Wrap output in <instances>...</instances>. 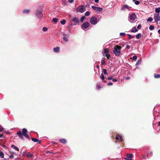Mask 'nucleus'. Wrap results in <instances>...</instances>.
Returning <instances> with one entry per match:
<instances>
[{
    "label": "nucleus",
    "mask_w": 160,
    "mask_h": 160,
    "mask_svg": "<svg viewBox=\"0 0 160 160\" xmlns=\"http://www.w3.org/2000/svg\"><path fill=\"white\" fill-rule=\"evenodd\" d=\"M59 141L61 143L65 144L66 143L67 141L64 138H61L59 140Z\"/></svg>",
    "instance_id": "obj_16"
},
{
    "label": "nucleus",
    "mask_w": 160,
    "mask_h": 160,
    "mask_svg": "<svg viewBox=\"0 0 160 160\" xmlns=\"http://www.w3.org/2000/svg\"><path fill=\"white\" fill-rule=\"evenodd\" d=\"M48 30V28H47L44 27L42 28V31L44 32L47 31Z\"/></svg>",
    "instance_id": "obj_39"
},
{
    "label": "nucleus",
    "mask_w": 160,
    "mask_h": 160,
    "mask_svg": "<svg viewBox=\"0 0 160 160\" xmlns=\"http://www.w3.org/2000/svg\"><path fill=\"white\" fill-rule=\"evenodd\" d=\"M90 21L91 24L93 25H96L98 22V19L95 16L91 17L90 18Z\"/></svg>",
    "instance_id": "obj_4"
},
{
    "label": "nucleus",
    "mask_w": 160,
    "mask_h": 160,
    "mask_svg": "<svg viewBox=\"0 0 160 160\" xmlns=\"http://www.w3.org/2000/svg\"><path fill=\"white\" fill-rule=\"evenodd\" d=\"M86 7L84 5L79 6L76 8L77 12L83 13L86 10Z\"/></svg>",
    "instance_id": "obj_3"
},
{
    "label": "nucleus",
    "mask_w": 160,
    "mask_h": 160,
    "mask_svg": "<svg viewBox=\"0 0 160 160\" xmlns=\"http://www.w3.org/2000/svg\"><path fill=\"white\" fill-rule=\"evenodd\" d=\"M103 82H106V81H105V80H103Z\"/></svg>",
    "instance_id": "obj_62"
},
{
    "label": "nucleus",
    "mask_w": 160,
    "mask_h": 160,
    "mask_svg": "<svg viewBox=\"0 0 160 160\" xmlns=\"http://www.w3.org/2000/svg\"><path fill=\"white\" fill-rule=\"evenodd\" d=\"M105 61L104 60H102L101 63V64L102 65L104 64V63H105Z\"/></svg>",
    "instance_id": "obj_43"
},
{
    "label": "nucleus",
    "mask_w": 160,
    "mask_h": 160,
    "mask_svg": "<svg viewBox=\"0 0 160 160\" xmlns=\"http://www.w3.org/2000/svg\"><path fill=\"white\" fill-rule=\"evenodd\" d=\"M74 0H68V1L70 3H72L73 2Z\"/></svg>",
    "instance_id": "obj_51"
},
{
    "label": "nucleus",
    "mask_w": 160,
    "mask_h": 160,
    "mask_svg": "<svg viewBox=\"0 0 160 160\" xmlns=\"http://www.w3.org/2000/svg\"><path fill=\"white\" fill-rule=\"evenodd\" d=\"M11 147L18 151H19V149L18 148V147L15 146L14 145H11Z\"/></svg>",
    "instance_id": "obj_21"
},
{
    "label": "nucleus",
    "mask_w": 160,
    "mask_h": 160,
    "mask_svg": "<svg viewBox=\"0 0 160 160\" xmlns=\"http://www.w3.org/2000/svg\"><path fill=\"white\" fill-rule=\"evenodd\" d=\"M30 10H25L23 11V12L24 13H28L29 12Z\"/></svg>",
    "instance_id": "obj_32"
},
{
    "label": "nucleus",
    "mask_w": 160,
    "mask_h": 160,
    "mask_svg": "<svg viewBox=\"0 0 160 160\" xmlns=\"http://www.w3.org/2000/svg\"><path fill=\"white\" fill-rule=\"evenodd\" d=\"M116 138L119 142H122L123 141L122 137L119 134H118L117 135Z\"/></svg>",
    "instance_id": "obj_11"
},
{
    "label": "nucleus",
    "mask_w": 160,
    "mask_h": 160,
    "mask_svg": "<svg viewBox=\"0 0 160 160\" xmlns=\"http://www.w3.org/2000/svg\"><path fill=\"white\" fill-rule=\"evenodd\" d=\"M96 88L98 90L100 89L101 88V86L98 83L97 84Z\"/></svg>",
    "instance_id": "obj_34"
},
{
    "label": "nucleus",
    "mask_w": 160,
    "mask_h": 160,
    "mask_svg": "<svg viewBox=\"0 0 160 160\" xmlns=\"http://www.w3.org/2000/svg\"><path fill=\"white\" fill-rule=\"evenodd\" d=\"M133 156V155L132 154H128L127 155V157L128 158H132Z\"/></svg>",
    "instance_id": "obj_19"
},
{
    "label": "nucleus",
    "mask_w": 160,
    "mask_h": 160,
    "mask_svg": "<svg viewBox=\"0 0 160 160\" xmlns=\"http://www.w3.org/2000/svg\"><path fill=\"white\" fill-rule=\"evenodd\" d=\"M72 21L74 22L76 24H79V19L77 18L74 17L73 18Z\"/></svg>",
    "instance_id": "obj_12"
},
{
    "label": "nucleus",
    "mask_w": 160,
    "mask_h": 160,
    "mask_svg": "<svg viewBox=\"0 0 160 160\" xmlns=\"http://www.w3.org/2000/svg\"><path fill=\"white\" fill-rule=\"evenodd\" d=\"M112 80L113 81L115 82H117V79H112Z\"/></svg>",
    "instance_id": "obj_48"
},
{
    "label": "nucleus",
    "mask_w": 160,
    "mask_h": 160,
    "mask_svg": "<svg viewBox=\"0 0 160 160\" xmlns=\"http://www.w3.org/2000/svg\"><path fill=\"white\" fill-rule=\"evenodd\" d=\"M125 33L124 32H121L120 33V35L121 36H123L125 35Z\"/></svg>",
    "instance_id": "obj_44"
},
{
    "label": "nucleus",
    "mask_w": 160,
    "mask_h": 160,
    "mask_svg": "<svg viewBox=\"0 0 160 160\" xmlns=\"http://www.w3.org/2000/svg\"><path fill=\"white\" fill-rule=\"evenodd\" d=\"M158 32L159 33V34H160V29L158 30Z\"/></svg>",
    "instance_id": "obj_56"
},
{
    "label": "nucleus",
    "mask_w": 160,
    "mask_h": 160,
    "mask_svg": "<svg viewBox=\"0 0 160 160\" xmlns=\"http://www.w3.org/2000/svg\"><path fill=\"white\" fill-rule=\"evenodd\" d=\"M103 73L104 74H108V73L107 72V70L106 69H105V68L103 69Z\"/></svg>",
    "instance_id": "obj_38"
},
{
    "label": "nucleus",
    "mask_w": 160,
    "mask_h": 160,
    "mask_svg": "<svg viewBox=\"0 0 160 160\" xmlns=\"http://www.w3.org/2000/svg\"><path fill=\"white\" fill-rule=\"evenodd\" d=\"M125 160H132V158H126Z\"/></svg>",
    "instance_id": "obj_53"
},
{
    "label": "nucleus",
    "mask_w": 160,
    "mask_h": 160,
    "mask_svg": "<svg viewBox=\"0 0 160 160\" xmlns=\"http://www.w3.org/2000/svg\"><path fill=\"white\" fill-rule=\"evenodd\" d=\"M3 134H0V138H2V137Z\"/></svg>",
    "instance_id": "obj_55"
},
{
    "label": "nucleus",
    "mask_w": 160,
    "mask_h": 160,
    "mask_svg": "<svg viewBox=\"0 0 160 160\" xmlns=\"http://www.w3.org/2000/svg\"><path fill=\"white\" fill-rule=\"evenodd\" d=\"M128 39H129V40H130L132 38H134V36H132L130 34H128Z\"/></svg>",
    "instance_id": "obj_28"
},
{
    "label": "nucleus",
    "mask_w": 160,
    "mask_h": 160,
    "mask_svg": "<svg viewBox=\"0 0 160 160\" xmlns=\"http://www.w3.org/2000/svg\"><path fill=\"white\" fill-rule=\"evenodd\" d=\"M3 160H7L6 159H4Z\"/></svg>",
    "instance_id": "obj_64"
},
{
    "label": "nucleus",
    "mask_w": 160,
    "mask_h": 160,
    "mask_svg": "<svg viewBox=\"0 0 160 160\" xmlns=\"http://www.w3.org/2000/svg\"><path fill=\"white\" fill-rule=\"evenodd\" d=\"M72 24H70L68 26V29H70V28H72Z\"/></svg>",
    "instance_id": "obj_46"
},
{
    "label": "nucleus",
    "mask_w": 160,
    "mask_h": 160,
    "mask_svg": "<svg viewBox=\"0 0 160 160\" xmlns=\"http://www.w3.org/2000/svg\"><path fill=\"white\" fill-rule=\"evenodd\" d=\"M92 9L96 10V11L98 12H101L103 10V9L102 8L96 7L94 6H92Z\"/></svg>",
    "instance_id": "obj_9"
},
{
    "label": "nucleus",
    "mask_w": 160,
    "mask_h": 160,
    "mask_svg": "<svg viewBox=\"0 0 160 160\" xmlns=\"http://www.w3.org/2000/svg\"><path fill=\"white\" fill-rule=\"evenodd\" d=\"M86 17L85 16H82L80 20V21L81 22H82L83 21V20L85 19Z\"/></svg>",
    "instance_id": "obj_25"
},
{
    "label": "nucleus",
    "mask_w": 160,
    "mask_h": 160,
    "mask_svg": "<svg viewBox=\"0 0 160 160\" xmlns=\"http://www.w3.org/2000/svg\"><path fill=\"white\" fill-rule=\"evenodd\" d=\"M138 31V29L135 27H133L131 30V32H135Z\"/></svg>",
    "instance_id": "obj_17"
},
{
    "label": "nucleus",
    "mask_w": 160,
    "mask_h": 160,
    "mask_svg": "<svg viewBox=\"0 0 160 160\" xmlns=\"http://www.w3.org/2000/svg\"><path fill=\"white\" fill-rule=\"evenodd\" d=\"M22 132L21 131H18L17 132V134L18 135L19 138L21 140H23L24 138L22 136V134L26 138L28 139H30V137L29 135L27 133L28 131L25 128H23L22 130Z\"/></svg>",
    "instance_id": "obj_1"
},
{
    "label": "nucleus",
    "mask_w": 160,
    "mask_h": 160,
    "mask_svg": "<svg viewBox=\"0 0 160 160\" xmlns=\"http://www.w3.org/2000/svg\"><path fill=\"white\" fill-rule=\"evenodd\" d=\"M135 1V4L136 5H138L140 3V2H139L138 1H136V0Z\"/></svg>",
    "instance_id": "obj_42"
},
{
    "label": "nucleus",
    "mask_w": 160,
    "mask_h": 160,
    "mask_svg": "<svg viewBox=\"0 0 160 160\" xmlns=\"http://www.w3.org/2000/svg\"><path fill=\"white\" fill-rule=\"evenodd\" d=\"M153 20V18L151 17H149L147 20V22H152Z\"/></svg>",
    "instance_id": "obj_33"
},
{
    "label": "nucleus",
    "mask_w": 160,
    "mask_h": 160,
    "mask_svg": "<svg viewBox=\"0 0 160 160\" xmlns=\"http://www.w3.org/2000/svg\"><path fill=\"white\" fill-rule=\"evenodd\" d=\"M133 2L136 1V0H132Z\"/></svg>",
    "instance_id": "obj_63"
},
{
    "label": "nucleus",
    "mask_w": 160,
    "mask_h": 160,
    "mask_svg": "<svg viewBox=\"0 0 160 160\" xmlns=\"http://www.w3.org/2000/svg\"><path fill=\"white\" fill-rule=\"evenodd\" d=\"M4 155L3 153L2 152H0V157L2 158H4Z\"/></svg>",
    "instance_id": "obj_31"
},
{
    "label": "nucleus",
    "mask_w": 160,
    "mask_h": 160,
    "mask_svg": "<svg viewBox=\"0 0 160 160\" xmlns=\"http://www.w3.org/2000/svg\"><path fill=\"white\" fill-rule=\"evenodd\" d=\"M114 50L113 52L116 56H118L121 52V48L118 45H116L113 48Z\"/></svg>",
    "instance_id": "obj_2"
},
{
    "label": "nucleus",
    "mask_w": 160,
    "mask_h": 160,
    "mask_svg": "<svg viewBox=\"0 0 160 160\" xmlns=\"http://www.w3.org/2000/svg\"><path fill=\"white\" fill-rule=\"evenodd\" d=\"M69 29V32H70V33H71V30H70V29Z\"/></svg>",
    "instance_id": "obj_61"
},
{
    "label": "nucleus",
    "mask_w": 160,
    "mask_h": 160,
    "mask_svg": "<svg viewBox=\"0 0 160 160\" xmlns=\"http://www.w3.org/2000/svg\"><path fill=\"white\" fill-rule=\"evenodd\" d=\"M141 37V34L139 33L136 36V38L137 39H139Z\"/></svg>",
    "instance_id": "obj_24"
},
{
    "label": "nucleus",
    "mask_w": 160,
    "mask_h": 160,
    "mask_svg": "<svg viewBox=\"0 0 160 160\" xmlns=\"http://www.w3.org/2000/svg\"><path fill=\"white\" fill-rule=\"evenodd\" d=\"M9 158H14V156L12 155H10L9 156Z\"/></svg>",
    "instance_id": "obj_52"
},
{
    "label": "nucleus",
    "mask_w": 160,
    "mask_h": 160,
    "mask_svg": "<svg viewBox=\"0 0 160 160\" xmlns=\"http://www.w3.org/2000/svg\"><path fill=\"white\" fill-rule=\"evenodd\" d=\"M90 24L88 22H84L81 26V28L83 29H86L89 27Z\"/></svg>",
    "instance_id": "obj_8"
},
{
    "label": "nucleus",
    "mask_w": 160,
    "mask_h": 160,
    "mask_svg": "<svg viewBox=\"0 0 160 160\" xmlns=\"http://www.w3.org/2000/svg\"><path fill=\"white\" fill-rule=\"evenodd\" d=\"M27 156L28 158H31L32 157L33 155L32 154L28 152L27 153Z\"/></svg>",
    "instance_id": "obj_20"
},
{
    "label": "nucleus",
    "mask_w": 160,
    "mask_h": 160,
    "mask_svg": "<svg viewBox=\"0 0 160 160\" xmlns=\"http://www.w3.org/2000/svg\"><path fill=\"white\" fill-rule=\"evenodd\" d=\"M112 78H113V76H110V77L108 78L107 79L109 80H112Z\"/></svg>",
    "instance_id": "obj_41"
},
{
    "label": "nucleus",
    "mask_w": 160,
    "mask_h": 160,
    "mask_svg": "<svg viewBox=\"0 0 160 160\" xmlns=\"http://www.w3.org/2000/svg\"><path fill=\"white\" fill-rule=\"evenodd\" d=\"M39 144L41 143V141L39 140V141L38 142Z\"/></svg>",
    "instance_id": "obj_60"
},
{
    "label": "nucleus",
    "mask_w": 160,
    "mask_h": 160,
    "mask_svg": "<svg viewBox=\"0 0 160 160\" xmlns=\"http://www.w3.org/2000/svg\"><path fill=\"white\" fill-rule=\"evenodd\" d=\"M137 58V57L136 55H134L132 57L133 60L134 61H136V60Z\"/></svg>",
    "instance_id": "obj_40"
},
{
    "label": "nucleus",
    "mask_w": 160,
    "mask_h": 160,
    "mask_svg": "<svg viewBox=\"0 0 160 160\" xmlns=\"http://www.w3.org/2000/svg\"><path fill=\"white\" fill-rule=\"evenodd\" d=\"M3 130V128L0 126V131H2Z\"/></svg>",
    "instance_id": "obj_50"
},
{
    "label": "nucleus",
    "mask_w": 160,
    "mask_h": 160,
    "mask_svg": "<svg viewBox=\"0 0 160 160\" xmlns=\"http://www.w3.org/2000/svg\"><path fill=\"white\" fill-rule=\"evenodd\" d=\"M155 12L157 13L156 14H159L160 12V8L159 7L156 8L155 10Z\"/></svg>",
    "instance_id": "obj_23"
},
{
    "label": "nucleus",
    "mask_w": 160,
    "mask_h": 160,
    "mask_svg": "<svg viewBox=\"0 0 160 160\" xmlns=\"http://www.w3.org/2000/svg\"><path fill=\"white\" fill-rule=\"evenodd\" d=\"M152 152H148L147 153V158H150L152 157Z\"/></svg>",
    "instance_id": "obj_22"
},
{
    "label": "nucleus",
    "mask_w": 160,
    "mask_h": 160,
    "mask_svg": "<svg viewBox=\"0 0 160 160\" xmlns=\"http://www.w3.org/2000/svg\"><path fill=\"white\" fill-rule=\"evenodd\" d=\"M141 28V25L140 24H139L138 27H137V28L138 29H140Z\"/></svg>",
    "instance_id": "obj_45"
},
{
    "label": "nucleus",
    "mask_w": 160,
    "mask_h": 160,
    "mask_svg": "<svg viewBox=\"0 0 160 160\" xmlns=\"http://www.w3.org/2000/svg\"><path fill=\"white\" fill-rule=\"evenodd\" d=\"M96 67H97L98 68H99V65H97Z\"/></svg>",
    "instance_id": "obj_59"
},
{
    "label": "nucleus",
    "mask_w": 160,
    "mask_h": 160,
    "mask_svg": "<svg viewBox=\"0 0 160 160\" xmlns=\"http://www.w3.org/2000/svg\"><path fill=\"white\" fill-rule=\"evenodd\" d=\"M154 18L155 20V22L157 23L160 20V17L159 16V14L155 13L154 15Z\"/></svg>",
    "instance_id": "obj_6"
},
{
    "label": "nucleus",
    "mask_w": 160,
    "mask_h": 160,
    "mask_svg": "<svg viewBox=\"0 0 160 160\" xmlns=\"http://www.w3.org/2000/svg\"><path fill=\"white\" fill-rule=\"evenodd\" d=\"M60 48L59 47H57L53 48L54 51L56 53H58L59 52Z\"/></svg>",
    "instance_id": "obj_15"
},
{
    "label": "nucleus",
    "mask_w": 160,
    "mask_h": 160,
    "mask_svg": "<svg viewBox=\"0 0 160 160\" xmlns=\"http://www.w3.org/2000/svg\"><path fill=\"white\" fill-rule=\"evenodd\" d=\"M52 21L56 23L58 21V19L56 18H54L52 19Z\"/></svg>",
    "instance_id": "obj_30"
},
{
    "label": "nucleus",
    "mask_w": 160,
    "mask_h": 160,
    "mask_svg": "<svg viewBox=\"0 0 160 160\" xmlns=\"http://www.w3.org/2000/svg\"><path fill=\"white\" fill-rule=\"evenodd\" d=\"M154 26L152 25H151L149 27V29L150 30H153L154 29Z\"/></svg>",
    "instance_id": "obj_37"
},
{
    "label": "nucleus",
    "mask_w": 160,
    "mask_h": 160,
    "mask_svg": "<svg viewBox=\"0 0 160 160\" xmlns=\"http://www.w3.org/2000/svg\"><path fill=\"white\" fill-rule=\"evenodd\" d=\"M129 6L127 4L124 5L123 7L121 9L122 11H125L126 9H129Z\"/></svg>",
    "instance_id": "obj_14"
},
{
    "label": "nucleus",
    "mask_w": 160,
    "mask_h": 160,
    "mask_svg": "<svg viewBox=\"0 0 160 160\" xmlns=\"http://www.w3.org/2000/svg\"><path fill=\"white\" fill-rule=\"evenodd\" d=\"M154 78H160V74H157L154 75Z\"/></svg>",
    "instance_id": "obj_35"
},
{
    "label": "nucleus",
    "mask_w": 160,
    "mask_h": 160,
    "mask_svg": "<svg viewBox=\"0 0 160 160\" xmlns=\"http://www.w3.org/2000/svg\"><path fill=\"white\" fill-rule=\"evenodd\" d=\"M99 0H94V1L96 3H98Z\"/></svg>",
    "instance_id": "obj_54"
},
{
    "label": "nucleus",
    "mask_w": 160,
    "mask_h": 160,
    "mask_svg": "<svg viewBox=\"0 0 160 160\" xmlns=\"http://www.w3.org/2000/svg\"><path fill=\"white\" fill-rule=\"evenodd\" d=\"M142 62V60L141 59H139L137 62L136 63L135 65L136 66H138Z\"/></svg>",
    "instance_id": "obj_18"
},
{
    "label": "nucleus",
    "mask_w": 160,
    "mask_h": 160,
    "mask_svg": "<svg viewBox=\"0 0 160 160\" xmlns=\"http://www.w3.org/2000/svg\"><path fill=\"white\" fill-rule=\"evenodd\" d=\"M129 17L130 20L133 21L136 18L137 16L136 14L133 13L131 14H129Z\"/></svg>",
    "instance_id": "obj_10"
},
{
    "label": "nucleus",
    "mask_w": 160,
    "mask_h": 160,
    "mask_svg": "<svg viewBox=\"0 0 160 160\" xmlns=\"http://www.w3.org/2000/svg\"><path fill=\"white\" fill-rule=\"evenodd\" d=\"M60 22L62 25H63L65 24L66 22V21L65 19H63Z\"/></svg>",
    "instance_id": "obj_27"
},
{
    "label": "nucleus",
    "mask_w": 160,
    "mask_h": 160,
    "mask_svg": "<svg viewBox=\"0 0 160 160\" xmlns=\"http://www.w3.org/2000/svg\"><path fill=\"white\" fill-rule=\"evenodd\" d=\"M100 78L102 80H104L105 79V77L104 75L102 73L101 74V76L100 77Z\"/></svg>",
    "instance_id": "obj_36"
},
{
    "label": "nucleus",
    "mask_w": 160,
    "mask_h": 160,
    "mask_svg": "<svg viewBox=\"0 0 160 160\" xmlns=\"http://www.w3.org/2000/svg\"><path fill=\"white\" fill-rule=\"evenodd\" d=\"M160 126V121L158 122V126Z\"/></svg>",
    "instance_id": "obj_57"
},
{
    "label": "nucleus",
    "mask_w": 160,
    "mask_h": 160,
    "mask_svg": "<svg viewBox=\"0 0 160 160\" xmlns=\"http://www.w3.org/2000/svg\"><path fill=\"white\" fill-rule=\"evenodd\" d=\"M129 77H127L126 78V79L127 80H128V79H129Z\"/></svg>",
    "instance_id": "obj_58"
},
{
    "label": "nucleus",
    "mask_w": 160,
    "mask_h": 160,
    "mask_svg": "<svg viewBox=\"0 0 160 160\" xmlns=\"http://www.w3.org/2000/svg\"><path fill=\"white\" fill-rule=\"evenodd\" d=\"M107 85L108 86H110V85H112V83L110 82H109V83H108V84H107Z\"/></svg>",
    "instance_id": "obj_47"
},
{
    "label": "nucleus",
    "mask_w": 160,
    "mask_h": 160,
    "mask_svg": "<svg viewBox=\"0 0 160 160\" xmlns=\"http://www.w3.org/2000/svg\"><path fill=\"white\" fill-rule=\"evenodd\" d=\"M104 54H103V55H105L108 59H109L110 56L108 52V48L105 49L104 50Z\"/></svg>",
    "instance_id": "obj_7"
},
{
    "label": "nucleus",
    "mask_w": 160,
    "mask_h": 160,
    "mask_svg": "<svg viewBox=\"0 0 160 160\" xmlns=\"http://www.w3.org/2000/svg\"><path fill=\"white\" fill-rule=\"evenodd\" d=\"M36 15L39 18H42L43 17L42 10L41 9H38L37 10Z\"/></svg>",
    "instance_id": "obj_5"
},
{
    "label": "nucleus",
    "mask_w": 160,
    "mask_h": 160,
    "mask_svg": "<svg viewBox=\"0 0 160 160\" xmlns=\"http://www.w3.org/2000/svg\"><path fill=\"white\" fill-rule=\"evenodd\" d=\"M90 14V12L89 11H87L85 13V15L86 16H88Z\"/></svg>",
    "instance_id": "obj_29"
},
{
    "label": "nucleus",
    "mask_w": 160,
    "mask_h": 160,
    "mask_svg": "<svg viewBox=\"0 0 160 160\" xmlns=\"http://www.w3.org/2000/svg\"><path fill=\"white\" fill-rule=\"evenodd\" d=\"M32 140L34 142H37L39 141V140L34 138H32Z\"/></svg>",
    "instance_id": "obj_26"
},
{
    "label": "nucleus",
    "mask_w": 160,
    "mask_h": 160,
    "mask_svg": "<svg viewBox=\"0 0 160 160\" xmlns=\"http://www.w3.org/2000/svg\"><path fill=\"white\" fill-rule=\"evenodd\" d=\"M63 40L66 42H68V40L67 37V35L64 33L63 34Z\"/></svg>",
    "instance_id": "obj_13"
},
{
    "label": "nucleus",
    "mask_w": 160,
    "mask_h": 160,
    "mask_svg": "<svg viewBox=\"0 0 160 160\" xmlns=\"http://www.w3.org/2000/svg\"><path fill=\"white\" fill-rule=\"evenodd\" d=\"M126 48H127L128 49H129L130 48V47L128 45H126Z\"/></svg>",
    "instance_id": "obj_49"
}]
</instances>
